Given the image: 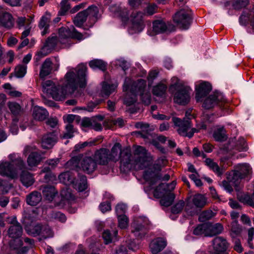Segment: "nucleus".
<instances>
[{"mask_svg": "<svg viewBox=\"0 0 254 254\" xmlns=\"http://www.w3.org/2000/svg\"><path fill=\"white\" fill-rule=\"evenodd\" d=\"M146 82L143 79H139L137 82H132L130 78L125 80L123 90L127 92L124 98V103L130 106L136 101V95L139 93L142 102L147 105L151 103L150 93L145 90Z\"/></svg>", "mask_w": 254, "mask_h": 254, "instance_id": "3", "label": "nucleus"}, {"mask_svg": "<svg viewBox=\"0 0 254 254\" xmlns=\"http://www.w3.org/2000/svg\"><path fill=\"white\" fill-rule=\"evenodd\" d=\"M61 201L58 204L60 206L64 207L68 205L74 200V196L72 194L69 189L63 190L61 193Z\"/></svg>", "mask_w": 254, "mask_h": 254, "instance_id": "27", "label": "nucleus"}, {"mask_svg": "<svg viewBox=\"0 0 254 254\" xmlns=\"http://www.w3.org/2000/svg\"><path fill=\"white\" fill-rule=\"evenodd\" d=\"M32 115L33 118L39 121L45 120L49 116L48 111L44 108L35 106L32 108Z\"/></svg>", "mask_w": 254, "mask_h": 254, "instance_id": "26", "label": "nucleus"}, {"mask_svg": "<svg viewBox=\"0 0 254 254\" xmlns=\"http://www.w3.org/2000/svg\"><path fill=\"white\" fill-rule=\"evenodd\" d=\"M191 91V89L190 87L183 85L171 92L174 94L175 102L185 105L190 102Z\"/></svg>", "mask_w": 254, "mask_h": 254, "instance_id": "12", "label": "nucleus"}, {"mask_svg": "<svg viewBox=\"0 0 254 254\" xmlns=\"http://www.w3.org/2000/svg\"><path fill=\"white\" fill-rule=\"evenodd\" d=\"M166 85L162 82H160L153 86L152 93L156 96L164 97L166 94Z\"/></svg>", "mask_w": 254, "mask_h": 254, "instance_id": "37", "label": "nucleus"}, {"mask_svg": "<svg viewBox=\"0 0 254 254\" xmlns=\"http://www.w3.org/2000/svg\"><path fill=\"white\" fill-rule=\"evenodd\" d=\"M117 84H109L106 82H104L101 90V94L102 96H109L111 94L115 91L117 87Z\"/></svg>", "mask_w": 254, "mask_h": 254, "instance_id": "38", "label": "nucleus"}, {"mask_svg": "<svg viewBox=\"0 0 254 254\" xmlns=\"http://www.w3.org/2000/svg\"><path fill=\"white\" fill-rule=\"evenodd\" d=\"M60 181L65 184L69 185L74 183V179L71 176V173L69 171H66L61 173L59 176Z\"/></svg>", "mask_w": 254, "mask_h": 254, "instance_id": "39", "label": "nucleus"}, {"mask_svg": "<svg viewBox=\"0 0 254 254\" xmlns=\"http://www.w3.org/2000/svg\"><path fill=\"white\" fill-rule=\"evenodd\" d=\"M25 167L21 171L20 175V180L23 186L26 187H29L32 186L35 182L33 174L30 172L24 170Z\"/></svg>", "mask_w": 254, "mask_h": 254, "instance_id": "28", "label": "nucleus"}, {"mask_svg": "<svg viewBox=\"0 0 254 254\" xmlns=\"http://www.w3.org/2000/svg\"><path fill=\"white\" fill-rule=\"evenodd\" d=\"M87 16L85 11H81L76 14L73 19V22L77 27H81L86 20Z\"/></svg>", "mask_w": 254, "mask_h": 254, "instance_id": "42", "label": "nucleus"}, {"mask_svg": "<svg viewBox=\"0 0 254 254\" xmlns=\"http://www.w3.org/2000/svg\"><path fill=\"white\" fill-rule=\"evenodd\" d=\"M49 217L52 220H56L62 223H64L66 220L65 215L59 211H53L50 213Z\"/></svg>", "mask_w": 254, "mask_h": 254, "instance_id": "45", "label": "nucleus"}, {"mask_svg": "<svg viewBox=\"0 0 254 254\" xmlns=\"http://www.w3.org/2000/svg\"><path fill=\"white\" fill-rule=\"evenodd\" d=\"M93 158L97 164L104 165L110 161L109 157V150L106 148H101L95 152Z\"/></svg>", "mask_w": 254, "mask_h": 254, "instance_id": "20", "label": "nucleus"}, {"mask_svg": "<svg viewBox=\"0 0 254 254\" xmlns=\"http://www.w3.org/2000/svg\"><path fill=\"white\" fill-rule=\"evenodd\" d=\"M36 149L35 146L27 145L23 150V154L25 155L30 153L27 160L28 165L30 168L37 166L43 159L42 155L35 151Z\"/></svg>", "mask_w": 254, "mask_h": 254, "instance_id": "13", "label": "nucleus"}, {"mask_svg": "<svg viewBox=\"0 0 254 254\" xmlns=\"http://www.w3.org/2000/svg\"><path fill=\"white\" fill-rule=\"evenodd\" d=\"M163 159H159L157 160V163L151 165V163L152 161V157L148 164L146 165L143 168H138L137 169L144 170L143 173V178L146 181L147 184L144 187V190L146 192H149L151 190H153V194L154 196L159 197V194L158 192V189L164 186V184H161L159 187L156 188L155 186V184L160 179V172L161 170V166L160 164V161H163Z\"/></svg>", "mask_w": 254, "mask_h": 254, "instance_id": "5", "label": "nucleus"}, {"mask_svg": "<svg viewBox=\"0 0 254 254\" xmlns=\"http://www.w3.org/2000/svg\"><path fill=\"white\" fill-rule=\"evenodd\" d=\"M60 160L59 158L51 159L47 160L45 164L49 165L51 169L55 168L59 163Z\"/></svg>", "mask_w": 254, "mask_h": 254, "instance_id": "64", "label": "nucleus"}, {"mask_svg": "<svg viewBox=\"0 0 254 254\" xmlns=\"http://www.w3.org/2000/svg\"><path fill=\"white\" fill-rule=\"evenodd\" d=\"M157 11V7L155 4H150L146 8V13L149 15L154 14Z\"/></svg>", "mask_w": 254, "mask_h": 254, "instance_id": "63", "label": "nucleus"}, {"mask_svg": "<svg viewBox=\"0 0 254 254\" xmlns=\"http://www.w3.org/2000/svg\"><path fill=\"white\" fill-rule=\"evenodd\" d=\"M207 223L202 224L198 225L193 230V234L195 235H200L203 234L206 236Z\"/></svg>", "mask_w": 254, "mask_h": 254, "instance_id": "50", "label": "nucleus"}, {"mask_svg": "<svg viewBox=\"0 0 254 254\" xmlns=\"http://www.w3.org/2000/svg\"><path fill=\"white\" fill-rule=\"evenodd\" d=\"M117 230H115L111 231L110 230H106L104 231L102 234V237L104 240L105 243L108 244L115 241L117 240Z\"/></svg>", "mask_w": 254, "mask_h": 254, "instance_id": "35", "label": "nucleus"}, {"mask_svg": "<svg viewBox=\"0 0 254 254\" xmlns=\"http://www.w3.org/2000/svg\"><path fill=\"white\" fill-rule=\"evenodd\" d=\"M231 230L232 232L237 234L241 231V228L238 224L237 220H234L231 225Z\"/></svg>", "mask_w": 254, "mask_h": 254, "instance_id": "62", "label": "nucleus"}, {"mask_svg": "<svg viewBox=\"0 0 254 254\" xmlns=\"http://www.w3.org/2000/svg\"><path fill=\"white\" fill-rule=\"evenodd\" d=\"M251 172L250 166L247 164H239L237 166L236 170L232 172V176L229 175L228 179L230 182L237 185L239 183V180L244 178Z\"/></svg>", "mask_w": 254, "mask_h": 254, "instance_id": "11", "label": "nucleus"}, {"mask_svg": "<svg viewBox=\"0 0 254 254\" xmlns=\"http://www.w3.org/2000/svg\"><path fill=\"white\" fill-rule=\"evenodd\" d=\"M121 145L119 143H116L114 144L111 149V153L109 152L110 159L113 161H117L119 152L121 153Z\"/></svg>", "mask_w": 254, "mask_h": 254, "instance_id": "43", "label": "nucleus"}, {"mask_svg": "<svg viewBox=\"0 0 254 254\" xmlns=\"http://www.w3.org/2000/svg\"><path fill=\"white\" fill-rule=\"evenodd\" d=\"M52 63L50 59H46L42 64L39 72V76L41 79H44L48 76L52 71Z\"/></svg>", "mask_w": 254, "mask_h": 254, "instance_id": "29", "label": "nucleus"}, {"mask_svg": "<svg viewBox=\"0 0 254 254\" xmlns=\"http://www.w3.org/2000/svg\"><path fill=\"white\" fill-rule=\"evenodd\" d=\"M27 72V65L19 64L16 66L14 70V74L18 78L23 77Z\"/></svg>", "mask_w": 254, "mask_h": 254, "instance_id": "47", "label": "nucleus"}, {"mask_svg": "<svg viewBox=\"0 0 254 254\" xmlns=\"http://www.w3.org/2000/svg\"><path fill=\"white\" fill-rule=\"evenodd\" d=\"M74 187L79 191H82L85 190L87 188V183L86 177L85 176H81L80 177V180L77 182L72 184Z\"/></svg>", "mask_w": 254, "mask_h": 254, "instance_id": "41", "label": "nucleus"}, {"mask_svg": "<svg viewBox=\"0 0 254 254\" xmlns=\"http://www.w3.org/2000/svg\"><path fill=\"white\" fill-rule=\"evenodd\" d=\"M89 66L93 69L98 68L105 70L106 68V64L100 60H94L89 63Z\"/></svg>", "mask_w": 254, "mask_h": 254, "instance_id": "44", "label": "nucleus"}, {"mask_svg": "<svg viewBox=\"0 0 254 254\" xmlns=\"http://www.w3.org/2000/svg\"><path fill=\"white\" fill-rule=\"evenodd\" d=\"M151 159V155L142 146L135 147L133 157H132L130 149L125 148L121 151L120 156V168L122 171H127L134 168H143L148 164Z\"/></svg>", "mask_w": 254, "mask_h": 254, "instance_id": "2", "label": "nucleus"}, {"mask_svg": "<svg viewBox=\"0 0 254 254\" xmlns=\"http://www.w3.org/2000/svg\"><path fill=\"white\" fill-rule=\"evenodd\" d=\"M75 131L72 124H67L65 126V132L63 135L64 138H71L73 136V133Z\"/></svg>", "mask_w": 254, "mask_h": 254, "instance_id": "52", "label": "nucleus"}, {"mask_svg": "<svg viewBox=\"0 0 254 254\" xmlns=\"http://www.w3.org/2000/svg\"><path fill=\"white\" fill-rule=\"evenodd\" d=\"M59 42L61 44L66 47L68 44L69 38L76 39L82 40L87 37V36L82 34L77 31L74 27L72 26L69 27H62L59 29Z\"/></svg>", "mask_w": 254, "mask_h": 254, "instance_id": "9", "label": "nucleus"}, {"mask_svg": "<svg viewBox=\"0 0 254 254\" xmlns=\"http://www.w3.org/2000/svg\"><path fill=\"white\" fill-rule=\"evenodd\" d=\"M14 25V20L11 14L5 12L0 15V27L7 29L12 28Z\"/></svg>", "mask_w": 254, "mask_h": 254, "instance_id": "24", "label": "nucleus"}, {"mask_svg": "<svg viewBox=\"0 0 254 254\" xmlns=\"http://www.w3.org/2000/svg\"><path fill=\"white\" fill-rule=\"evenodd\" d=\"M82 155H79L71 158L70 160L67 161L65 164L66 168L77 170L81 168L80 163Z\"/></svg>", "mask_w": 254, "mask_h": 254, "instance_id": "36", "label": "nucleus"}, {"mask_svg": "<svg viewBox=\"0 0 254 254\" xmlns=\"http://www.w3.org/2000/svg\"><path fill=\"white\" fill-rule=\"evenodd\" d=\"M57 135L55 132L48 133L42 138L41 145L43 148L50 149L53 147L57 141Z\"/></svg>", "mask_w": 254, "mask_h": 254, "instance_id": "25", "label": "nucleus"}, {"mask_svg": "<svg viewBox=\"0 0 254 254\" xmlns=\"http://www.w3.org/2000/svg\"><path fill=\"white\" fill-rule=\"evenodd\" d=\"M213 247L216 254H227L226 252L228 247L226 240L221 237H216L213 241Z\"/></svg>", "mask_w": 254, "mask_h": 254, "instance_id": "22", "label": "nucleus"}, {"mask_svg": "<svg viewBox=\"0 0 254 254\" xmlns=\"http://www.w3.org/2000/svg\"><path fill=\"white\" fill-rule=\"evenodd\" d=\"M59 42V39H58L55 34H52L49 37L42 49V51L38 52L35 58L36 62H38L41 58L45 56L48 53L53 50Z\"/></svg>", "mask_w": 254, "mask_h": 254, "instance_id": "15", "label": "nucleus"}, {"mask_svg": "<svg viewBox=\"0 0 254 254\" xmlns=\"http://www.w3.org/2000/svg\"><path fill=\"white\" fill-rule=\"evenodd\" d=\"M172 121L174 127L177 128L178 133L182 136H187L189 138H191L194 132H197L200 129L206 128V126L203 123L198 125L197 128H191L190 122L185 118L182 120L178 118L173 117Z\"/></svg>", "mask_w": 254, "mask_h": 254, "instance_id": "8", "label": "nucleus"}, {"mask_svg": "<svg viewBox=\"0 0 254 254\" xmlns=\"http://www.w3.org/2000/svg\"><path fill=\"white\" fill-rule=\"evenodd\" d=\"M166 245L167 243L165 239L158 238L151 242L149 248L153 254H157L165 248Z\"/></svg>", "mask_w": 254, "mask_h": 254, "instance_id": "23", "label": "nucleus"}, {"mask_svg": "<svg viewBox=\"0 0 254 254\" xmlns=\"http://www.w3.org/2000/svg\"><path fill=\"white\" fill-rule=\"evenodd\" d=\"M42 199V196L40 192L34 191L28 194L26 197V202L31 206L38 204Z\"/></svg>", "mask_w": 254, "mask_h": 254, "instance_id": "32", "label": "nucleus"}, {"mask_svg": "<svg viewBox=\"0 0 254 254\" xmlns=\"http://www.w3.org/2000/svg\"><path fill=\"white\" fill-rule=\"evenodd\" d=\"M51 21V14L46 12L41 18L39 26L40 29H43L41 32L42 35H44L48 32L49 23Z\"/></svg>", "mask_w": 254, "mask_h": 254, "instance_id": "31", "label": "nucleus"}, {"mask_svg": "<svg viewBox=\"0 0 254 254\" xmlns=\"http://www.w3.org/2000/svg\"><path fill=\"white\" fill-rule=\"evenodd\" d=\"M212 89L211 86L207 82L201 81L195 86V98L197 102L200 101Z\"/></svg>", "mask_w": 254, "mask_h": 254, "instance_id": "19", "label": "nucleus"}, {"mask_svg": "<svg viewBox=\"0 0 254 254\" xmlns=\"http://www.w3.org/2000/svg\"><path fill=\"white\" fill-rule=\"evenodd\" d=\"M149 221L145 217H138L135 218L132 224L133 229L132 232L136 237H141L144 234L145 228L149 225Z\"/></svg>", "mask_w": 254, "mask_h": 254, "instance_id": "16", "label": "nucleus"}, {"mask_svg": "<svg viewBox=\"0 0 254 254\" xmlns=\"http://www.w3.org/2000/svg\"><path fill=\"white\" fill-rule=\"evenodd\" d=\"M8 158L9 162L0 161V175L12 179L17 178L19 170L25 168V163L17 153L10 154Z\"/></svg>", "mask_w": 254, "mask_h": 254, "instance_id": "6", "label": "nucleus"}, {"mask_svg": "<svg viewBox=\"0 0 254 254\" xmlns=\"http://www.w3.org/2000/svg\"><path fill=\"white\" fill-rule=\"evenodd\" d=\"M184 85L180 82L179 79L176 77H173L171 79V84L170 87V91L173 92L174 90L177 89Z\"/></svg>", "mask_w": 254, "mask_h": 254, "instance_id": "54", "label": "nucleus"}, {"mask_svg": "<svg viewBox=\"0 0 254 254\" xmlns=\"http://www.w3.org/2000/svg\"><path fill=\"white\" fill-rule=\"evenodd\" d=\"M112 12H114L116 16L121 18V20L126 23L129 20L131 22L128 32L132 34L140 32L144 27L143 20L144 14L140 11H133L130 17L128 16V11L125 7L121 6H112L110 7Z\"/></svg>", "mask_w": 254, "mask_h": 254, "instance_id": "4", "label": "nucleus"}, {"mask_svg": "<svg viewBox=\"0 0 254 254\" xmlns=\"http://www.w3.org/2000/svg\"><path fill=\"white\" fill-rule=\"evenodd\" d=\"M191 11L188 6L177 11L173 16L174 21L183 29H188L191 23Z\"/></svg>", "mask_w": 254, "mask_h": 254, "instance_id": "10", "label": "nucleus"}, {"mask_svg": "<svg viewBox=\"0 0 254 254\" xmlns=\"http://www.w3.org/2000/svg\"><path fill=\"white\" fill-rule=\"evenodd\" d=\"M97 120L101 121L103 120V117L102 116H98L96 118H94L92 123L91 128L94 129L96 131H100L102 130V127L100 123L97 122Z\"/></svg>", "mask_w": 254, "mask_h": 254, "instance_id": "60", "label": "nucleus"}, {"mask_svg": "<svg viewBox=\"0 0 254 254\" xmlns=\"http://www.w3.org/2000/svg\"><path fill=\"white\" fill-rule=\"evenodd\" d=\"M225 131L223 127L218 128L213 133V137L217 141H223L225 139Z\"/></svg>", "mask_w": 254, "mask_h": 254, "instance_id": "48", "label": "nucleus"}, {"mask_svg": "<svg viewBox=\"0 0 254 254\" xmlns=\"http://www.w3.org/2000/svg\"><path fill=\"white\" fill-rule=\"evenodd\" d=\"M23 230L21 225H10L7 234L12 240L9 243L10 248L14 251V254H25L29 250V247L21 248L22 242L20 239Z\"/></svg>", "mask_w": 254, "mask_h": 254, "instance_id": "7", "label": "nucleus"}, {"mask_svg": "<svg viewBox=\"0 0 254 254\" xmlns=\"http://www.w3.org/2000/svg\"><path fill=\"white\" fill-rule=\"evenodd\" d=\"M41 190H42L44 197L49 201L53 200L55 195L57 194V191L53 186L42 187Z\"/></svg>", "mask_w": 254, "mask_h": 254, "instance_id": "33", "label": "nucleus"}, {"mask_svg": "<svg viewBox=\"0 0 254 254\" xmlns=\"http://www.w3.org/2000/svg\"><path fill=\"white\" fill-rule=\"evenodd\" d=\"M11 188V185L4 180H0V194L8 192Z\"/></svg>", "mask_w": 254, "mask_h": 254, "instance_id": "51", "label": "nucleus"}, {"mask_svg": "<svg viewBox=\"0 0 254 254\" xmlns=\"http://www.w3.org/2000/svg\"><path fill=\"white\" fill-rule=\"evenodd\" d=\"M192 201L193 204L196 207L201 208L206 204V199L205 197L201 194L194 195L192 198Z\"/></svg>", "mask_w": 254, "mask_h": 254, "instance_id": "40", "label": "nucleus"}, {"mask_svg": "<svg viewBox=\"0 0 254 254\" xmlns=\"http://www.w3.org/2000/svg\"><path fill=\"white\" fill-rule=\"evenodd\" d=\"M249 2V0H233L232 5L234 8L238 9L246 6Z\"/></svg>", "mask_w": 254, "mask_h": 254, "instance_id": "53", "label": "nucleus"}, {"mask_svg": "<svg viewBox=\"0 0 254 254\" xmlns=\"http://www.w3.org/2000/svg\"><path fill=\"white\" fill-rule=\"evenodd\" d=\"M83 11L86 12L87 16L89 15L93 17H97L99 12L98 7L95 5H91L89 6L87 9Z\"/></svg>", "mask_w": 254, "mask_h": 254, "instance_id": "57", "label": "nucleus"}, {"mask_svg": "<svg viewBox=\"0 0 254 254\" xmlns=\"http://www.w3.org/2000/svg\"><path fill=\"white\" fill-rule=\"evenodd\" d=\"M171 25L167 24L162 20H158L153 21L152 23V29L150 34L152 36L160 33L167 32L170 31Z\"/></svg>", "mask_w": 254, "mask_h": 254, "instance_id": "21", "label": "nucleus"}, {"mask_svg": "<svg viewBox=\"0 0 254 254\" xmlns=\"http://www.w3.org/2000/svg\"><path fill=\"white\" fill-rule=\"evenodd\" d=\"M185 210L187 214L190 216H193L196 213L195 207L190 203L187 204Z\"/></svg>", "mask_w": 254, "mask_h": 254, "instance_id": "61", "label": "nucleus"}, {"mask_svg": "<svg viewBox=\"0 0 254 254\" xmlns=\"http://www.w3.org/2000/svg\"><path fill=\"white\" fill-rule=\"evenodd\" d=\"M225 101L223 95L220 92H216L205 99L203 107L206 109H209L218 104L219 103L224 102Z\"/></svg>", "mask_w": 254, "mask_h": 254, "instance_id": "17", "label": "nucleus"}, {"mask_svg": "<svg viewBox=\"0 0 254 254\" xmlns=\"http://www.w3.org/2000/svg\"><path fill=\"white\" fill-rule=\"evenodd\" d=\"M8 107L11 113L14 115H18L21 112L20 106L16 102H9Z\"/></svg>", "mask_w": 254, "mask_h": 254, "instance_id": "49", "label": "nucleus"}, {"mask_svg": "<svg viewBox=\"0 0 254 254\" xmlns=\"http://www.w3.org/2000/svg\"><path fill=\"white\" fill-rule=\"evenodd\" d=\"M118 217L119 227L121 229H125L128 226V219L126 215H121Z\"/></svg>", "mask_w": 254, "mask_h": 254, "instance_id": "56", "label": "nucleus"}, {"mask_svg": "<svg viewBox=\"0 0 254 254\" xmlns=\"http://www.w3.org/2000/svg\"><path fill=\"white\" fill-rule=\"evenodd\" d=\"M70 8V5L68 0H63L61 2V10L60 11L61 15H64Z\"/></svg>", "mask_w": 254, "mask_h": 254, "instance_id": "58", "label": "nucleus"}, {"mask_svg": "<svg viewBox=\"0 0 254 254\" xmlns=\"http://www.w3.org/2000/svg\"><path fill=\"white\" fill-rule=\"evenodd\" d=\"M185 206L183 200H179L172 208V212L174 214H177L182 211Z\"/></svg>", "mask_w": 254, "mask_h": 254, "instance_id": "55", "label": "nucleus"}, {"mask_svg": "<svg viewBox=\"0 0 254 254\" xmlns=\"http://www.w3.org/2000/svg\"><path fill=\"white\" fill-rule=\"evenodd\" d=\"M175 198L174 193H170L167 195L163 197L160 200V204L166 207L171 205Z\"/></svg>", "mask_w": 254, "mask_h": 254, "instance_id": "46", "label": "nucleus"}, {"mask_svg": "<svg viewBox=\"0 0 254 254\" xmlns=\"http://www.w3.org/2000/svg\"><path fill=\"white\" fill-rule=\"evenodd\" d=\"M27 232L33 236L39 235L43 239L50 238L54 236V232L48 225L37 224L28 230Z\"/></svg>", "mask_w": 254, "mask_h": 254, "instance_id": "14", "label": "nucleus"}, {"mask_svg": "<svg viewBox=\"0 0 254 254\" xmlns=\"http://www.w3.org/2000/svg\"><path fill=\"white\" fill-rule=\"evenodd\" d=\"M205 163L209 169L218 176H221L224 172L223 168L219 167L218 164L210 158H206L205 160Z\"/></svg>", "mask_w": 254, "mask_h": 254, "instance_id": "34", "label": "nucleus"}, {"mask_svg": "<svg viewBox=\"0 0 254 254\" xmlns=\"http://www.w3.org/2000/svg\"><path fill=\"white\" fill-rule=\"evenodd\" d=\"M207 230L206 236L212 237L222 233L223 227L220 223L215 224L207 223Z\"/></svg>", "mask_w": 254, "mask_h": 254, "instance_id": "30", "label": "nucleus"}, {"mask_svg": "<svg viewBox=\"0 0 254 254\" xmlns=\"http://www.w3.org/2000/svg\"><path fill=\"white\" fill-rule=\"evenodd\" d=\"M81 169L88 174L93 173L97 168V162L94 158L91 157L85 156L83 157L81 159Z\"/></svg>", "mask_w": 254, "mask_h": 254, "instance_id": "18", "label": "nucleus"}, {"mask_svg": "<svg viewBox=\"0 0 254 254\" xmlns=\"http://www.w3.org/2000/svg\"><path fill=\"white\" fill-rule=\"evenodd\" d=\"M127 206L125 204L119 203L116 207V211L118 217L121 215H125L124 214L126 212Z\"/></svg>", "mask_w": 254, "mask_h": 254, "instance_id": "59", "label": "nucleus"}, {"mask_svg": "<svg viewBox=\"0 0 254 254\" xmlns=\"http://www.w3.org/2000/svg\"><path fill=\"white\" fill-rule=\"evenodd\" d=\"M67 72L63 79L56 85L53 81L47 80L42 83V91L57 101L64 100L68 92H73L78 87L86 85L87 66L80 64L76 67H67Z\"/></svg>", "mask_w": 254, "mask_h": 254, "instance_id": "1", "label": "nucleus"}]
</instances>
